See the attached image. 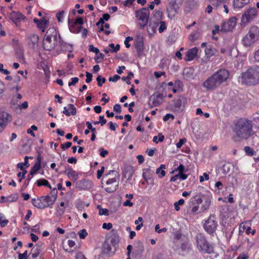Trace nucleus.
<instances>
[{
  "mask_svg": "<svg viewBox=\"0 0 259 259\" xmlns=\"http://www.w3.org/2000/svg\"><path fill=\"white\" fill-rule=\"evenodd\" d=\"M41 165L35 163L30 171V175L31 176L36 174L38 170L40 168Z\"/></svg>",
  "mask_w": 259,
  "mask_h": 259,
  "instance_id": "e433bc0d",
  "label": "nucleus"
},
{
  "mask_svg": "<svg viewBox=\"0 0 259 259\" xmlns=\"http://www.w3.org/2000/svg\"><path fill=\"white\" fill-rule=\"evenodd\" d=\"M104 58V54L100 53L99 52L98 54H96V56L95 59L96 62L99 63L103 60Z\"/></svg>",
  "mask_w": 259,
  "mask_h": 259,
  "instance_id": "c03bdc74",
  "label": "nucleus"
},
{
  "mask_svg": "<svg viewBox=\"0 0 259 259\" xmlns=\"http://www.w3.org/2000/svg\"><path fill=\"white\" fill-rule=\"evenodd\" d=\"M248 255L247 254H240L236 259H248Z\"/></svg>",
  "mask_w": 259,
  "mask_h": 259,
  "instance_id": "774afa93",
  "label": "nucleus"
},
{
  "mask_svg": "<svg viewBox=\"0 0 259 259\" xmlns=\"http://www.w3.org/2000/svg\"><path fill=\"white\" fill-rule=\"evenodd\" d=\"M254 59L255 62H259V49L254 52Z\"/></svg>",
  "mask_w": 259,
  "mask_h": 259,
  "instance_id": "338daca9",
  "label": "nucleus"
},
{
  "mask_svg": "<svg viewBox=\"0 0 259 259\" xmlns=\"http://www.w3.org/2000/svg\"><path fill=\"white\" fill-rule=\"evenodd\" d=\"M78 78L77 77H73L71 78V81L68 83V85L71 86L75 85L78 81Z\"/></svg>",
  "mask_w": 259,
  "mask_h": 259,
  "instance_id": "69168bd1",
  "label": "nucleus"
},
{
  "mask_svg": "<svg viewBox=\"0 0 259 259\" xmlns=\"http://www.w3.org/2000/svg\"><path fill=\"white\" fill-rule=\"evenodd\" d=\"M184 166L182 164H180V165L177 168H175L171 171V174H174L176 172H178V173L172 176L171 178L170 181L173 182H177L178 180L183 181L186 180L188 178V175L184 174Z\"/></svg>",
  "mask_w": 259,
  "mask_h": 259,
  "instance_id": "0eeeda50",
  "label": "nucleus"
},
{
  "mask_svg": "<svg viewBox=\"0 0 259 259\" xmlns=\"http://www.w3.org/2000/svg\"><path fill=\"white\" fill-rule=\"evenodd\" d=\"M104 171V167L102 166L100 169L98 170L97 171V178L98 179H100L102 177Z\"/></svg>",
  "mask_w": 259,
  "mask_h": 259,
  "instance_id": "680f3d73",
  "label": "nucleus"
},
{
  "mask_svg": "<svg viewBox=\"0 0 259 259\" xmlns=\"http://www.w3.org/2000/svg\"><path fill=\"white\" fill-rule=\"evenodd\" d=\"M186 141L187 140L185 138L180 139L179 141L176 144L177 148L180 149Z\"/></svg>",
  "mask_w": 259,
  "mask_h": 259,
  "instance_id": "de8ad7c7",
  "label": "nucleus"
},
{
  "mask_svg": "<svg viewBox=\"0 0 259 259\" xmlns=\"http://www.w3.org/2000/svg\"><path fill=\"white\" fill-rule=\"evenodd\" d=\"M215 53V50L212 48L211 47H207L205 50V54L207 58H210V57L214 55Z\"/></svg>",
  "mask_w": 259,
  "mask_h": 259,
  "instance_id": "c85d7f7f",
  "label": "nucleus"
},
{
  "mask_svg": "<svg viewBox=\"0 0 259 259\" xmlns=\"http://www.w3.org/2000/svg\"><path fill=\"white\" fill-rule=\"evenodd\" d=\"M58 45L61 50H66L67 49V44L61 40L59 35H58L56 29L54 28H50L44 37L43 47L46 50L51 51Z\"/></svg>",
  "mask_w": 259,
  "mask_h": 259,
  "instance_id": "f03ea898",
  "label": "nucleus"
},
{
  "mask_svg": "<svg viewBox=\"0 0 259 259\" xmlns=\"http://www.w3.org/2000/svg\"><path fill=\"white\" fill-rule=\"evenodd\" d=\"M210 204V200L209 199H207V200H205L204 204H203V205L202 206V209L203 210L207 209L209 207Z\"/></svg>",
  "mask_w": 259,
  "mask_h": 259,
  "instance_id": "6e6d98bb",
  "label": "nucleus"
},
{
  "mask_svg": "<svg viewBox=\"0 0 259 259\" xmlns=\"http://www.w3.org/2000/svg\"><path fill=\"white\" fill-rule=\"evenodd\" d=\"M196 244L199 252L202 253L211 254L213 252L212 246L206 240L202 234H198L196 236Z\"/></svg>",
  "mask_w": 259,
  "mask_h": 259,
  "instance_id": "39448f33",
  "label": "nucleus"
},
{
  "mask_svg": "<svg viewBox=\"0 0 259 259\" xmlns=\"http://www.w3.org/2000/svg\"><path fill=\"white\" fill-rule=\"evenodd\" d=\"M111 246L112 245L109 241L106 240L103 245L104 252L107 254L113 252V251H112V248Z\"/></svg>",
  "mask_w": 259,
  "mask_h": 259,
  "instance_id": "a878e982",
  "label": "nucleus"
},
{
  "mask_svg": "<svg viewBox=\"0 0 259 259\" xmlns=\"http://www.w3.org/2000/svg\"><path fill=\"white\" fill-rule=\"evenodd\" d=\"M99 151L100 156L103 157H105L108 154V151L107 150L104 149L102 148L99 149Z\"/></svg>",
  "mask_w": 259,
  "mask_h": 259,
  "instance_id": "4d7b16f0",
  "label": "nucleus"
},
{
  "mask_svg": "<svg viewBox=\"0 0 259 259\" xmlns=\"http://www.w3.org/2000/svg\"><path fill=\"white\" fill-rule=\"evenodd\" d=\"M64 174L72 181H75L78 178V175L77 172L72 169L70 166L66 168L64 171Z\"/></svg>",
  "mask_w": 259,
  "mask_h": 259,
  "instance_id": "a211bd4d",
  "label": "nucleus"
},
{
  "mask_svg": "<svg viewBox=\"0 0 259 259\" xmlns=\"http://www.w3.org/2000/svg\"><path fill=\"white\" fill-rule=\"evenodd\" d=\"M228 2V0H210L211 4L218 8L220 7L222 4L227 3Z\"/></svg>",
  "mask_w": 259,
  "mask_h": 259,
  "instance_id": "f704fd0d",
  "label": "nucleus"
},
{
  "mask_svg": "<svg viewBox=\"0 0 259 259\" xmlns=\"http://www.w3.org/2000/svg\"><path fill=\"white\" fill-rule=\"evenodd\" d=\"M160 226L159 224H157L155 227V231L158 233H161L162 232H166L167 231V229L166 228H163L161 230H159Z\"/></svg>",
  "mask_w": 259,
  "mask_h": 259,
  "instance_id": "603ef678",
  "label": "nucleus"
},
{
  "mask_svg": "<svg viewBox=\"0 0 259 259\" xmlns=\"http://www.w3.org/2000/svg\"><path fill=\"white\" fill-rule=\"evenodd\" d=\"M169 119H171L172 120L174 119H175L174 115L172 114L167 113L163 118V120L164 121H167Z\"/></svg>",
  "mask_w": 259,
  "mask_h": 259,
  "instance_id": "5fc2aeb1",
  "label": "nucleus"
},
{
  "mask_svg": "<svg viewBox=\"0 0 259 259\" xmlns=\"http://www.w3.org/2000/svg\"><path fill=\"white\" fill-rule=\"evenodd\" d=\"M259 39V28L257 26H252L248 33L243 39V44L247 47L250 46Z\"/></svg>",
  "mask_w": 259,
  "mask_h": 259,
  "instance_id": "423d86ee",
  "label": "nucleus"
},
{
  "mask_svg": "<svg viewBox=\"0 0 259 259\" xmlns=\"http://www.w3.org/2000/svg\"><path fill=\"white\" fill-rule=\"evenodd\" d=\"M38 36L35 34H31L29 36V44L31 42L32 47H34L35 46L37 45L38 41Z\"/></svg>",
  "mask_w": 259,
  "mask_h": 259,
  "instance_id": "cd10ccee",
  "label": "nucleus"
},
{
  "mask_svg": "<svg viewBox=\"0 0 259 259\" xmlns=\"http://www.w3.org/2000/svg\"><path fill=\"white\" fill-rule=\"evenodd\" d=\"M99 214L100 215H105L106 216L109 215V210L106 208H99Z\"/></svg>",
  "mask_w": 259,
  "mask_h": 259,
  "instance_id": "09e8293b",
  "label": "nucleus"
},
{
  "mask_svg": "<svg viewBox=\"0 0 259 259\" xmlns=\"http://www.w3.org/2000/svg\"><path fill=\"white\" fill-rule=\"evenodd\" d=\"M20 81V77L19 76H17L16 79L14 81V83H15L16 85L11 87V90L14 91L15 90L16 92H17L21 89V87L18 85V83Z\"/></svg>",
  "mask_w": 259,
  "mask_h": 259,
  "instance_id": "c9c22d12",
  "label": "nucleus"
},
{
  "mask_svg": "<svg viewBox=\"0 0 259 259\" xmlns=\"http://www.w3.org/2000/svg\"><path fill=\"white\" fill-rule=\"evenodd\" d=\"M109 186L105 188V190L108 193H113L118 188V184L114 185H108Z\"/></svg>",
  "mask_w": 259,
  "mask_h": 259,
  "instance_id": "72a5a7b5",
  "label": "nucleus"
},
{
  "mask_svg": "<svg viewBox=\"0 0 259 259\" xmlns=\"http://www.w3.org/2000/svg\"><path fill=\"white\" fill-rule=\"evenodd\" d=\"M198 51V49L196 47L189 50L186 53L185 60L190 61L193 60L197 56Z\"/></svg>",
  "mask_w": 259,
  "mask_h": 259,
  "instance_id": "f3484780",
  "label": "nucleus"
},
{
  "mask_svg": "<svg viewBox=\"0 0 259 259\" xmlns=\"http://www.w3.org/2000/svg\"><path fill=\"white\" fill-rule=\"evenodd\" d=\"M107 240L109 241L112 246L115 247L119 241V237L116 234H112L108 237Z\"/></svg>",
  "mask_w": 259,
  "mask_h": 259,
  "instance_id": "5701e85b",
  "label": "nucleus"
},
{
  "mask_svg": "<svg viewBox=\"0 0 259 259\" xmlns=\"http://www.w3.org/2000/svg\"><path fill=\"white\" fill-rule=\"evenodd\" d=\"M105 78L102 77L101 75H99L97 78V81L98 86L101 87L103 83L105 82Z\"/></svg>",
  "mask_w": 259,
  "mask_h": 259,
  "instance_id": "49530a36",
  "label": "nucleus"
},
{
  "mask_svg": "<svg viewBox=\"0 0 259 259\" xmlns=\"http://www.w3.org/2000/svg\"><path fill=\"white\" fill-rule=\"evenodd\" d=\"M213 74L220 84L226 81L229 76V71L225 69H220Z\"/></svg>",
  "mask_w": 259,
  "mask_h": 259,
  "instance_id": "f8f14e48",
  "label": "nucleus"
},
{
  "mask_svg": "<svg viewBox=\"0 0 259 259\" xmlns=\"http://www.w3.org/2000/svg\"><path fill=\"white\" fill-rule=\"evenodd\" d=\"M165 168L164 164H161L160 167L156 169V173L158 175L159 178H162L165 176V171L164 170Z\"/></svg>",
  "mask_w": 259,
  "mask_h": 259,
  "instance_id": "bb28decb",
  "label": "nucleus"
},
{
  "mask_svg": "<svg viewBox=\"0 0 259 259\" xmlns=\"http://www.w3.org/2000/svg\"><path fill=\"white\" fill-rule=\"evenodd\" d=\"M221 84L213 74L208 78L203 83V87L210 90L217 88Z\"/></svg>",
  "mask_w": 259,
  "mask_h": 259,
  "instance_id": "9b49d317",
  "label": "nucleus"
},
{
  "mask_svg": "<svg viewBox=\"0 0 259 259\" xmlns=\"http://www.w3.org/2000/svg\"><path fill=\"white\" fill-rule=\"evenodd\" d=\"M233 130L239 139H246L253 134L252 122L246 118L239 119L235 122Z\"/></svg>",
  "mask_w": 259,
  "mask_h": 259,
  "instance_id": "7ed1b4c3",
  "label": "nucleus"
},
{
  "mask_svg": "<svg viewBox=\"0 0 259 259\" xmlns=\"http://www.w3.org/2000/svg\"><path fill=\"white\" fill-rule=\"evenodd\" d=\"M112 224L110 223H104L102 225V228L103 229H105V230H110V229H111L112 228Z\"/></svg>",
  "mask_w": 259,
  "mask_h": 259,
  "instance_id": "052dcab7",
  "label": "nucleus"
},
{
  "mask_svg": "<svg viewBox=\"0 0 259 259\" xmlns=\"http://www.w3.org/2000/svg\"><path fill=\"white\" fill-rule=\"evenodd\" d=\"M107 185H114L115 184H117L116 183V179L115 178L108 179L106 182Z\"/></svg>",
  "mask_w": 259,
  "mask_h": 259,
  "instance_id": "13d9d810",
  "label": "nucleus"
},
{
  "mask_svg": "<svg viewBox=\"0 0 259 259\" xmlns=\"http://www.w3.org/2000/svg\"><path fill=\"white\" fill-rule=\"evenodd\" d=\"M236 24V19L235 18H231L223 23L221 27V31H230L233 30Z\"/></svg>",
  "mask_w": 259,
  "mask_h": 259,
  "instance_id": "2eb2a0df",
  "label": "nucleus"
},
{
  "mask_svg": "<svg viewBox=\"0 0 259 259\" xmlns=\"http://www.w3.org/2000/svg\"><path fill=\"white\" fill-rule=\"evenodd\" d=\"M153 172V171H151V170L150 168L144 169L143 172V177L145 180L146 181L148 182V180H150V175H151V174Z\"/></svg>",
  "mask_w": 259,
  "mask_h": 259,
  "instance_id": "c756f323",
  "label": "nucleus"
},
{
  "mask_svg": "<svg viewBox=\"0 0 259 259\" xmlns=\"http://www.w3.org/2000/svg\"><path fill=\"white\" fill-rule=\"evenodd\" d=\"M64 14L65 12L64 11H60L57 13L56 17L59 22H62Z\"/></svg>",
  "mask_w": 259,
  "mask_h": 259,
  "instance_id": "37998d69",
  "label": "nucleus"
},
{
  "mask_svg": "<svg viewBox=\"0 0 259 259\" xmlns=\"http://www.w3.org/2000/svg\"><path fill=\"white\" fill-rule=\"evenodd\" d=\"M89 50L90 52L95 53L96 54L99 52V50L97 48L94 47L92 45L89 46Z\"/></svg>",
  "mask_w": 259,
  "mask_h": 259,
  "instance_id": "bf43d9fd",
  "label": "nucleus"
},
{
  "mask_svg": "<svg viewBox=\"0 0 259 259\" xmlns=\"http://www.w3.org/2000/svg\"><path fill=\"white\" fill-rule=\"evenodd\" d=\"M12 120V116L7 112L0 113V132L3 131L8 123L11 122Z\"/></svg>",
  "mask_w": 259,
  "mask_h": 259,
  "instance_id": "ddd939ff",
  "label": "nucleus"
},
{
  "mask_svg": "<svg viewBox=\"0 0 259 259\" xmlns=\"http://www.w3.org/2000/svg\"><path fill=\"white\" fill-rule=\"evenodd\" d=\"M73 11V15H75ZM73 18H68V26L70 31L73 33H78L81 29V17L76 19V16H74Z\"/></svg>",
  "mask_w": 259,
  "mask_h": 259,
  "instance_id": "6e6552de",
  "label": "nucleus"
},
{
  "mask_svg": "<svg viewBox=\"0 0 259 259\" xmlns=\"http://www.w3.org/2000/svg\"><path fill=\"white\" fill-rule=\"evenodd\" d=\"M9 220L6 218V217L2 213H0V225L2 227H4L7 225Z\"/></svg>",
  "mask_w": 259,
  "mask_h": 259,
  "instance_id": "473e14b6",
  "label": "nucleus"
},
{
  "mask_svg": "<svg viewBox=\"0 0 259 259\" xmlns=\"http://www.w3.org/2000/svg\"><path fill=\"white\" fill-rule=\"evenodd\" d=\"M164 139V136L161 133H159L157 136H154L153 139V141L156 143L161 142Z\"/></svg>",
  "mask_w": 259,
  "mask_h": 259,
  "instance_id": "58836bf2",
  "label": "nucleus"
},
{
  "mask_svg": "<svg viewBox=\"0 0 259 259\" xmlns=\"http://www.w3.org/2000/svg\"><path fill=\"white\" fill-rule=\"evenodd\" d=\"M109 47L110 50V52L112 53H116L120 49V46L119 45H116V46H115L113 44H110Z\"/></svg>",
  "mask_w": 259,
  "mask_h": 259,
  "instance_id": "79ce46f5",
  "label": "nucleus"
},
{
  "mask_svg": "<svg viewBox=\"0 0 259 259\" xmlns=\"http://www.w3.org/2000/svg\"><path fill=\"white\" fill-rule=\"evenodd\" d=\"M36 183L38 186H44L49 187L51 189H52L48 181L45 179H39L36 181Z\"/></svg>",
  "mask_w": 259,
  "mask_h": 259,
  "instance_id": "2f4dec72",
  "label": "nucleus"
},
{
  "mask_svg": "<svg viewBox=\"0 0 259 259\" xmlns=\"http://www.w3.org/2000/svg\"><path fill=\"white\" fill-rule=\"evenodd\" d=\"M199 207L197 206H193L190 210L185 213V217L187 220H191L192 216L198 213Z\"/></svg>",
  "mask_w": 259,
  "mask_h": 259,
  "instance_id": "6ab92c4d",
  "label": "nucleus"
},
{
  "mask_svg": "<svg viewBox=\"0 0 259 259\" xmlns=\"http://www.w3.org/2000/svg\"><path fill=\"white\" fill-rule=\"evenodd\" d=\"M51 195L42 196L31 200L32 204L37 208H44L53 205L57 197V191L54 189L51 193Z\"/></svg>",
  "mask_w": 259,
  "mask_h": 259,
  "instance_id": "20e7f679",
  "label": "nucleus"
},
{
  "mask_svg": "<svg viewBox=\"0 0 259 259\" xmlns=\"http://www.w3.org/2000/svg\"><path fill=\"white\" fill-rule=\"evenodd\" d=\"M150 12L145 8L138 10L135 12V17L138 25L141 29H144L147 25V30L149 35L152 36L157 29L159 33L163 32L167 29V24L163 20V14L161 10H155L152 13V17L149 21Z\"/></svg>",
  "mask_w": 259,
  "mask_h": 259,
  "instance_id": "f257e3e1",
  "label": "nucleus"
},
{
  "mask_svg": "<svg viewBox=\"0 0 259 259\" xmlns=\"http://www.w3.org/2000/svg\"><path fill=\"white\" fill-rule=\"evenodd\" d=\"M10 18L13 21L15 20H20L24 19V15L19 12H12L10 13Z\"/></svg>",
  "mask_w": 259,
  "mask_h": 259,
  "instance_id": "4be33fe9",
  "label": "nucleus"
},
{
  "mask_svg": "<svg viewBox=\"0 0 259 259\" xmlns=\"http://www.w3.org/2000/svg\"><path fill=\"white\" fill-rule=\"evenodd\" d=\"M73 11H74L75 12V14L74 16H76V19L79 17H81V9L77 10L73 9L70 13L68 18H73V17H74V15H73Z\"/></svg>",
  "mask_w": 259,
  "mask_h": 259,
  "instance_id": "4c0bfd02",
  "label": "nucleus"
},
{
  "mask_svg": "<svg viewBox=\"0 0 259 259\" xmlns=\"http://www.w3.org/2000/svg\"><path fill=\"white\" fill-rule=\"evenodd\" d=\"M133 40V38L131 36H127L125 38L124 41V44L127 48H128L130 47L131 45L130 44L129 42Z\"/></svg>",
  "mask_w": 259,
  "mask_h": 259,
  "instance_id": "864d4df0",
  "label": "nucleus"
},
{
  "mask_svg": "<svg viewBox=\"0 0 259 259\" xmlns=\"http://www.w3.org/2000/svg\"><path fill=\"white\" fill-rule=\"evenodd\" d=\"M218 224L216 218L213 215H210L204 224L205 230L209 234L213 233L217 228Z\"/></svg>",
  "mask_w": 259,
  "mask_h": 259,
  "instance_id": "1a4fd4ad",
  "label": "nucleus"
},
{
  "mask_svg": "<svg viewBox=\"0 0 259 259\" xmlns=\"http://www.w3.org/2000/svg\"><path fill=\"white\" fill-rule=\"evenodd\" d=\"M247 223H250V222H243L241 224V225L240 226V228H239L240 232H241V231L244 232L246 230V229H247V226H248Z\"/></svg>",
  "mask_w": 259,
  "mask_h": 259,
  "instance_id": "3c124183",
  "label": "nucleus"
},
{
  "mask_svg": "<svg viewBox=\"0 0 259 259\" xmlns=\"http://www.w3.org/2000/svg\"><path fill=\"white\" fill-rule=\"evenodd\" d=\"M27 251L26 250L23 253H19L18 259H27Z\"/></svg>",
  "mask_w": 259,
  "mask_h": 259,
  "instance_id": "0e129e2a",
  "label": "nucleus"
},
{
  "mask_svg": "<svg viewBox=\"0 0 259 259\" xmlns=\"http://www.w3.org/2000/svg\"><path fill=\"white\" fill-rule=\"evenodd\" d=\"M249 0H234L233 6L235 9H240L249 2Z\"/></svg>",
  "mask_w": 259,
  "mask_h": 259,
  "instance_id": "aec40b11",
  "label": "nucleus"
},
{
  "mask_svg": "<svg viewBox=\"0 0 259 259\" xmlns=\"http://www.w3.org/2000/svg\"><path fill=\"white\" fill-rule=\"evenodd\" d=\"M93 187V183L91 180H84L82 182V189L89 190Z\"/></svg>",
  "mask_w": 259,
  "mask_h": 259,
  "instance_id": "393cba45",
  "label": "nucleus"
},
{
  "mask_svg": "<svg viewBox=\"0 0 259 259\" xmlns=\"http://www.w3.org/2000/svg\"><path fill=\"white\" fill-rule=\"evenodd\" d=\"M135 0H126L123 3V5L125 7H130L132 6Z\"/></svg>",
  "mask_w": 259,
  "mask_h": 259,
  "instance_id": "e2e57ef3",
  "label": "nucleus"
},
{
  "mask_svg": "<svg viewBox=\"0 0 259 259\" xmlns=\"http://www.w3.org/2000/svg\"><path fill=\"white\" fill-rule=\"evenodd\" d=\"M240 81L242 84L254 85L257 84L249 69L242 74Z\"/></svg>",
  "mask_w": 259,
  "mask_h": 259,
  "instance_id": "9d476101",
  "label": "nucleus"
},
{
  "mask_svg": "<svg viewBox=\"0 0 259 259\" xmlns=\"http://www.w3.org/2000/svg\"><path fill=\"white\" fill-rule=\"evenodd\" d=\"M182 83L180 81H179V80L176 81L175 82V85H174V88L172 89V92L174 93H176L178 91L177 88H181L182 87Z\"/></svg>",
  "mask_w": 259,
  "mask_h": 259,
  "instance_id": "a18cd8bd",
  "label": "nucleus"
},
{
  "mask_svg": "<svg viewBox=\"0 0 259 259\" xmlns=\"http://www.w3.org/2000/svg\"><path fill=\"white\" fill-rule=\"evenodd\" d=\"M184 200L183 199H180L179 201H176L174 203L175 209L176 211H179L180 209V206L182 205L184 203Z\"/></svg>",
  "mask_w": 259,
  "mask_h": 259,
  "instance_id": "ea45409f",
  "label": "nucleus"
},
{
  "mask_svg": "<svg viewBox=\"0 0 259 259\" xmlns=\"http://www.w3.org/2000/svg\"><path fill=\"white\" fill-rule=\"evenodd\" d=\"M97 25L99 26V31H103L106 35H109L110 33L109 25L105 23L103 19H101L97 23Z\"/></svg>",
  "mask_w": 259,
  "mask_h": 259,
  "instance_id": "dca6fc26",
  "label": "nucleus"
},
{
  "mask_svg": "<svg viewBox=\"0 0 259 259\" xmlns=\"http://www.w3.org/2000/svg\"><path fill=\"white\" fill-rule=\"evenodd\" d=\"M256 83L259 82V66H255L249 68Z\"/></svg>",
  "mask_w": 259,
  "mask_h": 259,
  "instance_id": "412c9836",
  "label": "nucleus"
},
{
  "mask_svg": "<svg viewBox=\"0 0 259 259\" xmlns=\"http://www.w3.org/2000/svg\"><path fill=\"white\" fill-rule=\"evenodd\" d=\"M209 179V175L206 172H204L203 174V176L199 177V181L200 182H203L204 181H207Z\"/></svg>",
  "mask_w": 259,
  "mask_h": 259,
  "instance_id": "8fccbe9b",
  "label": "nucleus"
},
{
  "mask_svg": "<svg viewBox=\"0 0 259 259\" xmlns=\"http://www.w3.org/2000/svg\"><path fill=\"white\" fill-rule=\"evenodd\" d=\"M245 154L249 156H255L256 155V152L254 150L249 146H246L244 148Z\"/></svg>",
  "mask_w": 259,
  "mask_h": 259,
  "instance_id": "7c9ffc66",
  "label": "nucleus"
},
{
  "mask_svg": "<svg viewBox=\"0 0 259 259\" xmlns=\"http://www.w3.org/2000/svg\"><path fill=\"white\" fill-rule=\"evenodd\" d=\"M257 10L255 8H251L247 10L242 17L243 22H249L255 17Z\"/></svg>",
  "mask_w": 259,
  "mask_h": 259,
  "instance_id": "4468645a",
  "label": "nucleus"
},
{
  "mask_svg": "<svg viewBox=\"0 0 259 259\" xmlns=\"http://www.w3.org/2000/svg\"><path fill=\"white\" fill-rule=\"evenodd\" d=\"M48 23V21L45 19L40 20L37 23V26L41 29L44 31L47 24Z\"/></svg>",
  "mask_w": 259,
  "mask_h": 259,
  "instance_id": "a19ab883",
  "label": "nucleus"
},
{
  "mask_svg": "<svg viewBox=\"0 0 259 259\" xmlns=\"http://www.w3.org/2000/svg\"><path fill=\"white\" fill-rule=\"evenodd\" d=\"M75 245L74 241L68 240L66 242L63 243V248L64 249L68 252H71L72 251L71 248Z\"/></svg>",
  "mask_w": 259,
  "mask_h": 259,
  "instance_id": "b1692460",
  "label": "nucleus"
}]
</instances>
